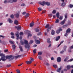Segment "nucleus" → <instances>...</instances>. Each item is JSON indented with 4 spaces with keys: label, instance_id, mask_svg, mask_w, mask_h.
I'll use <instances>...</instances> for the list:
<instances>
[{
    "label": "nucleus",
    "instance_id": "423d86ee",
    "mask_svg": "<svg viewBox=\"0 0 73 73\" xmlns=\"http://www.w3.org/2000/svg\"><path fill=\"white\" fill-rule=\"evenodd\" d=\"M21 26L19 27V26H15V28L17 29V31H20L21 29Z\"/></svg>",
    "mask_w": 73,
    "mask_h": 73
},
{
    "label": "nucleus",
    "instance_id": "f3484780",
    "mask_svg": "<svg viewBox=\"0 0 73 73\" xmlns=\"http://www.w3.org/2000/svg\"><path fill=\"white\" fill-rule=\"evenodd\" d=\"M66 3L65 2H63L61 4V5L62 7H65Z\"/></svg>",
    "mask_w": 73,
    "mask_h": 73
},
{
    "label": "nucleus",
    "instance_id": "7ed1b4c3",
    "mask_svg": "<svg viewBox=\"0 0 73 73\" xmlns=\"http://www.w3.org/2000/svg\"><path fill=\"white\" fill-rule=\"evenodd\" d=\"M0 56L1 57V59H0V61H5L6 60V59L5 58V55L3 54H0Z\"/></svg>",
    "mask_w": 73,
    "mask_h": 73
},
{
    "label": "nucleus",
    "instance_id": "c03bdc74",
    "mask_svg": "<svg viewBox=\"0 0 73 73\" xmlns=\"http://www.w3.org/2000/svg\"><path fill=\"white\" fill-rule=\"evenodd\" d=\"M41 35V32H40L39 33H38L37 34V35L38 36H40Z\"/></svg>",
    "mask_w": 73,
    "mask_h": 73
},
{
    "label": "nucleus",
    "instance_id": "a19ab883",
    "mask_svg": "<svg viewBox=\"0 0 73 73\" xmlns=\"http://www.w3.org/2000/svg\"><path fill=\"white\" fill-rule=\"evenodd\" d=\"M19 35L20 36H22V35H24V33L23 32H21L19 33Z\"/></svg>",
    "mask_w": 73,
    "mask_h": 73
},
{
    "label": "nucleus",
    "instance_id": "6e6552de",
    "mask_svg": "<svg viewBox=\"0 0 73 73\" xmlns=\"http://www.w3.org/2000/svg\"><path fill=\"white\" fill-rule=\"evenodd\" d=\"M35 42L36 44H40V40L35 39Z\"/></svg>",
    "mask_w": 73,
    "mask_h": 73
},
{
    "label": "nucleus",
    "instance_id": "e433bc0d",
    "mask_svg": "<svg viewBox=\"0 0 73 73\" xmlns=\"http://www.w3.org/2000/svg\"><path fill=\"white\" fill-rule=\"evenodd\" d=\"M9 42L10 44H14V43L13 41L11 40L9 41Z\"/></svg>",
    "mask_w": 73,
    "mask_h": 73
},
{
    "label": "nucleus",
    "instance_id": "49530a36",
    "mask_svg": "<svg viewBox=\"0 0 73 73\" xmlns=\"http://www.w3.org/2000/svg\"><path fill=\"white\" fill-rule=\"evenodd\" d=\"M65 19H67L68 18V16H67V15L66 14L64 15Z\"/></svg>",
    "mask_w": 73,
    "mask_h": 73
},
{
    "label": "nucleus",
    "instance_id": "f704fd0d",
    "mask_svg": "<svg viewBox=\"0 0 73 73\" xmlns=\"http://www.w3.org/2000/svg\"><path fill=\"white\" fill-rule=\"evenodd\" d=\"M26 16L27 17H29V13H27Z\"/></svg>",
    "mask_w": 73,
    "mask_h": 73
},
{
    "label": "nucleus",
    "instance_id": "69168bd1",
    "mask_svg": "<svg viewBox=\"0 0 73 73\" xmlns=\"http://www.w3.org/2000/svg\"><path fill=\"white\" fill-rule=\"evenodd\" d=\"M64 42V40H62L60 43V44H62L63 42Z\"/></svg>",
    "mask_w": 73,
    "mask_h": 73
},
{
    "label": "nucleus",
    "instance_id": "473e14b6",
    "mask_svg": "<svg viewBox=\"0 0 73 73\" xmlns=\"http://www.w3.org/2000/svg\"><path fill=\"white\" fill-rule=\"evenodd\" d=\"M10 17L11 19H13L14 18V15L13 14H12L11 15Z\"/></svg>",
    "mask_w": 73,
    "mask_h": 73
},
{
    "label": "nucleus",
    "instance_id": "20e7f679",
    "mask_svg": "<svg viewBox=\"0 0 73 73\" xmlns=\"http://www.w3.org/2000/svg\"><path fill=\"white\" fill-rule=\"evenodd\" d=\"M6 58L7 59H9V61H12V60L14 59V57H13V56L12 55L7 56Z\"/></svg>",
    "mask_w": 73,
    "mask_h": 73
},
{
    "label": "nucleus",
    "instance_id": "b1692460",
    "mask_svg": "<svg viewBox=\"0 0 73 73\" xmlns=\"http://www.w3.org/2000/svg\"><path fill=\"white\" fill-rule=\"evenodd\" d=\"M26 63L27 64H31L32 63V62L31 61H27Z\"/></svg>",
    "mask_w": 73,
    "mask_h": 73
},
{
    "label": "nucleus",
    "instance_id": "f03ea898",
    "mask_svg": "<svg viewBox=\"0 0 73 73\" xmlns=\"http://www.w3.org/2000/svg\"><path fill=\"white\" fill-rule=\"evenodd\" d=\"M39 3L40 4L43 6L44 5V4H46L47 6H49L50 5V2H47L46 3L45 1H43L42 2H40Z\"/></svg>",
    "mask_w": 73,
    "mask_h": 73
},
{
    "label": "nucleus",
    "instance_id": "4468645a",
    "mask_svg": "<svg viewBox=\"0 0 73 73\" xmlns=\"http://www.w3.org/2000/svg\"><path fill=\"white\" fill-rule=\"evenodd\" d=\"M56 16L57 19H59V17H60V13H57L56 15Z\"/></svg>",
    "mask_w": 73,
    "mask_h": 73
},
{
    "label": "nucleus",
    "instance_id": "864d4df0",
    "mask_svg": "<svg viewBox=\"0 0 73 73\" xmlns=\"http://www.w3.org/2000/svg\"><path fill=\"white\" fill-rule=\"evenodd\" d=\"M28 36H29L30 37L32 36V34L30 33H28Z\"/></svg>",
    "mask_w": 73,
    "mask_h": 73
},
{
    "label": "nucleus",
    "instance_id": "f8f14e48",
    "mask_svg": "<svg viewBox=\"0 0 73 73\" xmlns=\"http://www.w3.org/2000/svg\"><path fill=\"white\" fill-rule=\"evenodd\" d=\"M17 33L16 34V35L17 36V40H19V32H17Z\"/></svg>",
    "mask_w": 73,
    "mask_h": 73
},
{
    "label": "nucleus",
    "instance_id": "7c9ffc66",
    "mask_svg": "<svg viewBox=\"0 0 73 73\" xmlns=\"http://www.w3.org/2000/svg\"><path fill=\"white\" fill-rule=\"evenodd\" d=\"M60 31L59 30H57L56 31V33L58 34L60 33Z\"/></svg>",
    "mask_w": 73,
    "mask_h": 73
},
{
    "label": "nucleus",
    "instance_id": "8fccbe9b",
    "mask_svg": "<svg viewBox=\"0 0 73 73\" xmlns=\"http://www.w3.org/2000/svg\"><path fill=\"white\" fill-rule=\"evenodd\" d=\"M73 59L72 58V59H70V60H68L67 62H69V61L70 62H71V61H73Z\"/></svg>",
    "mask_w": 73,
    "mask_h": 73
},
{
    "label": "nucleus",
    "instance_id": "0e129e2a",
    "mask_svg": "<svg viewBox=\"0 0 73 73\" xmlns=\"http://www.w3.org/2000/svg\"><path fill=\"white\" fill-rule=\"evenodd\" d=\"M45 12H46V11L45 10H44V11H42V13H45Z\"/></svg>",
    "mask_w": 73,
    "mask_h": 73
},
{
    "label": "nucleus",
    "instance_id": "bb28decb",
    "mask_svg": "<svg viewBox=\"0 0 73 73\" xmlns=\"http://www.w3.org/2000/svg\"><path fill=\"white\" fill-rule=\"evenodd\" d=\"M13 49L15 50V48H16V46L15 45H12Z\"/></svg>",
    "mask_w": 73,
    "mask_h": 73
},
{
    "label": "nucleus",
    "instance_id": "e2e57ef3",
    "mask_svg": "<svg viewBox=\"0 0 73 73\" xmlns=\"http://www.w3.org/2000/svg\"><path fill=\"white\" fill-rule=\"evenodd\" d=\"M67 60H68V59H67V58H66L64 60V61H65V62H66V61H67Z\"/></svg>",
    "mask_w": 73,
    "mask_h": 73
},
{
    "label": "nucleus",
    "instance_id": "680f3d73",
    "mask_svg": "<svg viewBox=\"0 0 73 73\" xmlns=\"http://www.w3.org/2000/svg\"><path fill=\"white\" fill-rule=\"evenodd\" d=\"M33 60H34V59H33L31 58V62H32V61H33Z\"/></svg>",
    "mask_w": 73,
    "mask_h": 73
},
{
    "label": "nucleus",
    "instance_id": "a211bd4d",
    "mask_svg": "<svg viewBox=\"0 0 73 73\" xmlns=\"http://www.w3.org/2000/svg\"><path fill=\"white\" fill-rule=\"evenodd\" d=\"M50 38H48L47 39V42L48 43V44H51L52 43V42L51 41H50Z\"/></svg>",
    "mask_w": 73,
    "mask_h": 73
},
{
    "label": "nucleus",
    "instance_id": "a878e982",
    "mask_svg": "<svg viewBox=\"0 0 73 73\" xmlns=\"http://www.w3.org/2000/svg\"><path fill=\"white\" fill-rule=\"evenodd\" d=\"M34 25V23H31L30 24V26L31 27H33V25Z\"/></svg>",
    "mask_w": 73,
    "mask_h": 73
},
{
    "label": "nucleus",
    "instance_id": "39448f33",
    "mask_svg": "<svg viewBox=\"0 0 73 73\" xmlns=\"http://www.w3.org/2000/svg\"><path fill=\"white\" fill-rule=\"evenodd\" d=\"M62 69V67L61 66L60 68H59L57 69L56 71L58 72L59 73H60L61 72V69Z\"/></svg>",
    "mask_w": 73,
    "mask_h": 73
},
{
    "label": "nucleus",
    "instance_id": "6e6d98bb",
    "mask_svg": "<svg viewBox=\"0 0 73 73\" xmlns=\"http://www.w3.org/2000/svg\"><path fill=\"white\" fill-rule=\"evenodd\" d=\"M0 37H2V38H4V37H5V36H2V35H0Z\"/></svg>",
    "mask_w": 73,
    "mask_h": 73
},
{
    "label": "nucleus",
    "instance_id": "c85d7f7f",
    "mask_svg": "<svg viewBox=\"0 0 73 73\" xmlns=\"http://www.w3.org/2000/svg\"><path fill=\"white\" fill-rule=\"evenodd\" d=\"M49 25L47 24L45 26V28H49Z\"/></svg>",
    "mask_w": 73,
    "mask_h": 73
},
{
    "label": "nucleus",
    "instance_id": "4d7b16f0",
    "mask_svg": "<svg viewBox=\"0 0 73 73\" xmlns=\"http://www.w3.org/2000/svg\"><path fill=\"white\" fill-rule=\"evenodd\" d=\"M21 6H22V7H23H23H25V4H22L21 5Z\"/></svg>",
    "mask_w": 73,
    "mask_h": 73
},
{
    "label": "nucleus",
    "instance_id": "9d476101",
    "mask_svg": "<svg viewBox=\"0 0 73 73\" xmlns=\"http://www.w3.org/2000/svg\"><path fill=\"white\" fill-rule=\"evenodd\" d=\"M17 0H9L8 3H12L13 2H16Z\"/></svg>",
    "mask_w": 73,
    "mask_h": 73
},
{
    "label": "nucleus",
    "instance_id": "2eb2a0df",
    "mask_svg": "<svg viewBox=\"0 0 73 73\" xmlns=\"http://www.w3.org/2000/svg\"><path fill=\"white\" fill-rule=\"evenodd\" d=\"M19 48L21 52H23V47L19 45Z\"/></svg>",
    "mask_w": 73,
    "mask_h": 73
},
{
    "label": "nucleus",
    "instance_id": "5701e85b",
    "mask_svg": "<svg viewBox=\"0 0 73 73\" xmlns=\"http://www.w3.org/2000/svg\"><path fill=\"white\" fill-rule=\"evenodd\" d=\"M60 38V36H58L57 37H56V41H58V40H59V39Z\"/></svg>",
    "mask_w": 73,
    "mask_h": 73
},
{
    "label": "nucleus",
    "instance_id": "a18cd8bd",
    "mask_svg": "<svg viewBox=\"0 0 73 73\" xmlns=\"http://www.w3.org/2000/svg\"><path fill=\"white\" fill-rule=\"evenodd\" d=\"M55 23H59V20L58 19H57L55 21Z\"/></svg>",
    "mask_w": 73,
    "mask_h": 73
},
{
    "label": "nucleus",
    "instance_id": "58836bf2",
    "mask_svg": "<svg viewBox=\"0 0 73 73\" xmlns=\"http://www.w3.org/2000/svg\"><path fill=\"white\" fill-rule=\"evenodd\" d=\"M38 58L40 60H42V57H41V56H38Z\"/></svg>",
    "mask_w": 73,
    "mask_h": 73
},
{
    "label": "nucleus",
    "instance_id": "393cba45",
    "mask_svg": "<svg viewBox=\"0 0 73 73\" xmlns=\"http://www.w3.org/2000/svg\"><path fill=\"white\" fill-rule=\"evenodd\" d=\"M15 17L16 18H19V14L18 13H17L15 15Z\"/></svg>",
    "mask_w": 73,
    "mask_h": 73
},
{
    "label": "nucleus",
    "instance_id": "ddd939ff",
    "mask_svg": "<svg viewBox=\"0 0 73 73\" xmlns=\"http://www.w3.org/2000/svg\"><path fill=\"white\" fill-rule=\"evenodd\" d=\"M70 31L71 29L70 28H68L66 31V33H70Z\"/></svg>",
    "mask_w": 73,
    "mask_h": 73
},
{
    "label": "nucleus",
    "instance_id": "dca6fc26",
    "mask_svg": "<svg viewBox=\"0 0 73 73\" xmlns=\"http://www.w3.org/2000/svg\"><path fill=\"white\" fill-rule=\"evenodd\" d=\"M14 23L15 25H18L19 24V23H18V21L17 20H15L14 21Z\"/></svg>",
    "mask_w": 73,
    "mask_h": 73
},
{
    "label": "nucleus",
    "instance_id": "1a4fd4ad",
    "mask_svg": "<svg viewBox=\"0 0 73 73\" xmlns=\"http://www.w3.org/2000/svg\"><path fill=\"white\" fill-rule=\"evenodd\" d=\"M7 21L9 22L10 24H12V23H13V21L11 20V19L10 18L8 19Z\"/></svg>",
    "mask_w": 73,
    "mask_h": 73
},
{
    "label": "nucleus",
    "instance_id": "774afa93",
    "mask_svg": "<svg viewBox=\"0 0 73 73\" xmlns=\"http://www.w3.org/2000/svg\"><path fill=\"white\" fill-rule=\"evenodd\" d=\"M11 38H15V36H11Z\"/></svg>",
    "mask_w": 73,
    "mask_h": 73
},
{
    "label": "nucleus",
    "instance_id": "f257e3e1",
    "mask_svg": "<svg viewBox=\"0 0 73 73\" xmlns=\"http://www.w3.org/2000/svg\"><path fill=\"white\" fill-rule=\"evenodd\" d=\"M24 43L25 45V47L26 49H30V45L28 44V42L27 40H25L24 41Z\"/></svg>",
    "mask_w": 73,
    "mask_h": 73
},
{
    "label": "nucleus",
    "instance_id": "052dcab7",
    "mask_svg": "<svg viewBox=\"0 0 73 73\" xmlns=\"http://www.w3.org/2000/svg\"><path fill=\"white\" fill-rule=\"evenodd\" d=\"M11 65V64L8 65L7 66V68H9V67H10Z\"/></svg>",
    "mask_w": 73,
    "mask_h": 73
},
{
    "label": "nucleus",
    "instance_id": "0eeeda50",
    "mask_svg": "<svg viewBox=\"0 0 73 73\" xmlns=\"http://www.w3.org/2000/svg\"><path fill=\"white\" fill-rule=\"evenodd\" d=\"M57 61L58 62H60L61 61V58L60 57H58L57 58Z\"/></svg>",
    "mask_w": 73,
    "mask_h": 73
},
{
    "label": "nucleus",
    "instance_id": "bf43d9fd",
    "mask_svg": "<svg viewBox=\"0 0 73 73\" xmlns=\"http://www.w3.org/2000/svg\"><path fill=\"white\" fill-rule=\"evenodd\" d=\"M68 33H66L64 34V36L66 37L68 36Z\"/></svg>",
    "mask_w": 73,
    "mask_h": 73
},
{
    "label": "nucleus",
    "instance_id": "13d9d810",
    "mask_svg": "<svg viewBox=\"0 0 73 73\" xmlns=\"http://www.w3.org/2000/svg\"><path fill=\"white\" fill-rule=\"evenodd\" d=\"M64 50H63L60 52V54H62L64 53Z\"/></svg>",
    "mask_w": 73,
    "mask_h": 73
},
{
    "label": "nucleus",
    "instance_id": "603ef678",
    "mask_svg": "<svg viewBox=\"0 0 73 73\" xmlns=\"http://www.w3.org/2000/svg\"><path fill=\"white\" fill-rule=\"evenodd\" d=\"M35 31L36 32H39V29H35Z\"/></svg>",
    "mask_w": 73,
    "mask_h": 73
},
{
    "label": "nucleus",
    "instance_id": "6ab92c4d",
    "mask_svg": "<svg viewBox=\"0 0 73 73\" xmlns=\"http://www.w3.org/2000/svg\"><path fill=\"white\" fill-rule=\"evenodd\" d=\"M51 33L52 35H54L55 34V31L53 30L51 31Z\"/></svg>",
    "mask_w": 73,
    "mask_h": 73
},
{
    "label": "nucleus",
    "instance_id": "9b49d317",
    "mask_svg": "<svg viewBox=\"0 0 73 73\" xmlns=\"http://www.w3.org/2000/svg\"><path fill=\"white\" fill-rule=\"evenodd\" d=\"M66 19H64L63 21L60 23L61 25H64L65 24V22L66 21Z\"/></svg>",
    "mask_w": 73,
    "mask_h": 73
},
{
    "label": "nucleus",
    "instance_id": "de8ad7c7",
    "mask_svg": "<svg viewBox=\"0 0 73 73\" xmlns=\"http://www.w3.org/2000/svg\"><path fill=\"white\" fill-rule=\"evenodd\" d=\"M38 10L39 11H42V9L41 8H38Z\"/></svg>",
    "mask_w": 73,
    "mask_h": 73
},
{
    "label": "nucleus",
    "instance_id": "5fc2aeb1",
    "mask_svg": "<svg viewBox=\"0 0 73 73\" xmlns=\"http://www.w3.org/2000/svg\"><path fill=\"white\" fill-rule=\"evenodd\" d=\"M11 36H14L15 34H14V33H13V32H11Z\"/></svg>",
    "mask_w": 73,
    "mask_h": 73
},
{
    "label": "nucleus",
    "instance_id": "72a5a7b5",
    "mask_svg": "<svg viewBox=\"0 0 73 73\" xmlns=\"http://www.w3.org/2000/svg\"><path fill=\"white\" fill-rule=\"evenodd\" d=\"M42 53L41 52H39L38 53V55L39 56L41 55L42 54Z\"/></svg>",
    "mask_w": 73,
    "mask_h": 73
},
{
    "label": "nucleus",
    "instance_id": "79ce46f5",
    "mask_svg": "<svg viewBox=\"0 0 73 73\" xmlns=\"http://www.w3.org/2000/svg\"><path fill=\"white\" fill-rule=\"evenodd\" d=\"M52 14H50L48 15V16L50 17H52Z\"/></svg>",
    "mask_w": 73,
    "mask_h": 73
},
{
    "label": "nucleus",
    "instance_id": "2f4dec72",
    "mask_svg": "<svg viewBox=\"0 0 73 73\" xmlns=\"http://www.w3.org/2000/svg\"><path fill=\"white\" fill-rule=\"evenodd\" d=\"M56 13V11L55 10H53L52 12V13L53 14H55Z\"/></svg>",
    "mask_w": 73,
    "mask_h": 73
},
{
    "label": "nucleus",
    "instance_id": "c9c22d12",
    "mask_svg": "<svg viewBox=\"0 0 73 73\" xmlns=\"http://www.w3.org/2000/svg\"><path fill=\"white\" fill-rule=\"evenodd\" d=\"M63 19V17L62 16H60L59 17V19L60 20H61Z\"/></svg>",
    "mask_w": 73,
    "mask_h": 73
},
{
    "label": "nucleus",
    "instance_id": "aec40b11",
    "mask_svg": "<svg viewBox=\"0 0 73 73\" xmlns=\"http://www.w3.org/2000/svg\"><path fill=\"white\" fill-rule=\"evenodd\" d=\"M70 68H71V66L69 65H68L67 66V70H69L70 69Z\"/></svg>",
    "mask_w": 73,
    "mask_h": 73
},
{
    "label": "nucleus",
    "instance_id": "cd10ccee",
    "mask_svg": "<svg viewBox=\"0 0 73 73\" xmlns=\"http://www.w3.org/2000/svg\"><path fill=\"white\" fill-rule=\"evenodd\" d=\"M21 57V55H18L17 56H15V58H17Z\"/></svg>",
    "mask_w": 73,
    "mask_h": 73
},
{
    "label": "nucleus",
    "instance_id": "3c124183",
    "mask_svg": "<svg viewBox=\"0 0 73 73\" xmlns=\"http://www.w3.org/2000/svg\"><path fill=\"white\" fill-rule=\"evenodd\" d=\"M69 6L71 8H72V7H73V5L70 4Z\"/></svg>",
    "mask_w": 73,
    "mask_h": 73
},
{
    "label": "nucleus",
    "instance_id": "ea45409f",
    "mask_svg": "<svg viewBox=\"0 0 73 73\" xmlns=\"http://www.w3.org/2000/svg\"><path fill=\"white\" fill-rule=\"evenodd\" d=\"M16 71L17 72V73H20V71L19 70L17 69L16 70Z\"/></svg>",
    "mask_w": 73,
    "mask_h": 73
},
{
    "label": "nucleus",
    "instance_id": "338daca9",
    "mask_svg": "<svg viewBox=\"0 0 73 73\" xmlns=\"http://www.w3.org/2000/svg\"><path fill=\"white\" fill-rule=\"evenodd\" d=\"M46 65H47V66H49V64L48 63H46Z\"/></svg>",
    "mask_w": 73,
    "mask_h": 73
},
{
    "label": "nucleus",
    "instance_id": "4c0bfd02",
    "mask_svg": "<svg viewBox=\"0 0 73 73\" xmlns=\"http://www.w3.org/2000/svg\"><path fill=\"white\" fill-rule=\"evenodd\" d=\"M33 40H31L30 41V42H29V44H32V43H33Z\"/></svg>",
    "mask_w": 73,
    "mask_h": 73
},
{
    "label": "nucleus",
    "instance_id": "37998d69",
    "mask_svg": "<svg viewBox=\"0 0 73 73\" xmlns=\"http://www.w3.org/2000/svg\"><path fill=\"white\" fill-rule=\"evenodd\" d=\"M53 67L55 68H57V65H56V64L53 65Z\"/></svg>",
    "mask_w": 73,
    "mask_h": 73
},
{
    "label": "nucleus",
    "instance_id": "09e8293b",
    "mask_svg": "<svg viewBox=\"0 0 73 73\" xmlns=\"http://www.w3.org/2000/svg\"><path fill=\"white\" fill-rule=\"evenodd\" d=\"M33 52L34 53V54H36V50L34 49L33 51Z\"/></svg>",
    "mask_w": 73,
    "mask_h": 73
},
{
    "label": "nucleus",
    "instance_id": "412c9836",
    "mask_svg": "<svg viewBox=\"0 0 73 73\" xmlns=\"http://www.w3.org/2000/svg\"><path fill=\"white\" fill-rule=\"evenodd\" d=\"M66 48H67V46H64V49L65 52L66 51Z\"/></svg>",
    "mask_w": 73,
    "mask_h": 73
},
{
    "label": "nucleus",
    "instance_id": "4be33fe9",
    "mask_svg": "<svg viewBox=\"0 0 73 73\" xmlns=\"http://www.w3.org/2000/svg\"><path fill=\"white\" fill-rule=\"evenodd\" d=\"M51 29V27H50L49 28H48L47 29V32H49L50 31Z\"/></svg>",
    "mask_w": 73,
    "mask_h": 73
},
{
    "label": "nucleus",
    "instance_id": "c756f323",
    "mask_svg": "<svg viewBox=\"0 0 73 73\" xmlns=\"http://www.w3.org/2000/svg\"><path fill=\"white\" fill-rule=\"evenodd\" d=\"M8 1H9V0L8 1H7L5 0V1H4V4H7V3H9L8 2Z\"/></svg>",
    "mask_w": 73,
    "mask_h": 73
}]
</instances>
